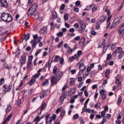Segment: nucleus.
I'll return each mask as SVG.
<instances>
[{"label":"nucleus","instance_id":"8","mask_svg":"<svg viewBox=\"0 0 124 124\" xmlns=\"http://www.w3.org/2000/svg\"><path fill=\"white\" fill-rule=\"evenodd\" d=\"M79 72H78V74L79 75H81V74H82V73H83V72H84V71H85V70H86V66H85V65H84L83 63H81L79 65Z\"/></svg>","mask_w":124,"mask_h":124},{"label":"nucleus","instance_id":"11","mask_svg":"<svg viewBox=\"0 0 124 124\" xmlns=\"http://www.w3.org/2000/svg\"><path fill=\"white\" fill-rule=\"evenodd\" d=\"M117 31H118V34H119L120 37H123V36L124 35V29L119 27Z\"/></svg>","mask_w":124,"mask_h":124},{"label":"nucleus","instance_id":"4","mask_svg":"<svg viewBox=\"0 0 124 124\" xmlns=\"http://www.w3.org/2000/svg\"><path fill=\"white\" fill-rule=\"evenodd\" d=\"M2 90L4 93H9L12 90V85H9L7 86V85L4 84L3 86Z\"/></svg>","mask_w":124,"mask_h":124},{"label":"nucleus","instance_id":"9","mask_svg":"<svg viewBox=\"0 0 124 124\" xmlns=\"http://www.w3.org/2000/svg\"><path fill=\"white\" fill-rule=\"evenodd\" d=\"M86 29V24L82 23L79 27L78 31L79 33H83Z\"/></svg>","mask_w":124,"mask_h":124},{"label":"nucleus","instance_id":"12","mask_svg":"<svg viewBox=\"0 0 124 124\" xmlns=\"http://www.w3.org/2000/svg\"><path fill=\"white\" fill-rule=\"evenodd\" d=\"M106 19H107V17L105 16H103L98 19V21L99 22L100 24H102Z\"/></svg>","mask_w":124,"mask_h":124},{"label":"nucleus","instance_id":"2","mask_svg":"<svg viewBox=\"0 0 124 124\" xmlns=\"http://www.w3.org/2000/svg\"><path fill=\"white\" fill-rule=\"evenodd\" d=\"M53 73L59 80H61V78L63 75V73L60 71L57 66H54Z\"/></svg>","mask_w":124,"mask_h":124},{"label":"nucleus","instance_id":"25","mask_svg":"<svg viewBox=\"0 0 124 124\" xmlns=\"http://www.w3.org/2000/svg\"><path fill=\"white\" fill-rule=\"evenodd\" d=\"M47 94L46 92H43L41 93L40 94V98H43L44 97H45L46 95Z\"/></svg>","mask_w":124,"mask_h":124},{"label":"nucleus","instance_id":"62","mask_svg":"<svg viewBox=\"0 0 124 124\" xmlns=\"http://www.w3.org/2000/svg\"><path fill=\"white\" fill-rule=\"evenodd\" d=\"M91 33L92 35H96V32L94 31H92Z\"/></svg>","mask_w":124,"mask_h":124},{"label":"nucleus","instance_id":"58","mask_svg":"<svg viewBox=\"0 0 124 124\" xmlns=\"http://www.w3.org/2000/svg\"><path fill=\"white\" fill-rule=\"evenodd\" d=\"M84 94L86 97H88V96H89V93H88V91L87 90L84 91Z\"/></svg>","mask_w":124,"mask_h":124},{"label":"nucleus","instance_id":"51","mask_svg":"<svg viewBox=\"0 0 124 124\" xmlns=\"http://www.w3.org/2000/svg\"><path fill=\"white\" fill-rule=\"evenodd\" d=\"M34 19H35V20H37V19H38V18H39V14H36L34 15Z\"/></svg>","mask_w":124,"mask_h":124},{"label":"nucleus","instance_id":"32","mask_svg":"<svg viewBox=\"0 0 124 124\" xmlns=\"http://www.w3.org/2000/svg\"><path fill=\"white\" fill-rule=\"evenodd\" d=\"M50 114H48L46 117V122H47L48 121V119H49V122L51 121L52 122V117H49Z\"/></svg>","mask_w":124,"mask_h":124},{"label":"nucleus","instance_id":"22","mask_svg":"<svg viewBox=\"0 0 124 124\" xmlns=\"http://www.w3.org/2000/svg\"><path fill=\"white\" fill-rule=\"evenodd\" d=\"M34 83H35V79L32 78L30 80L28 84L30 86H32V85H33Z\"/></svg>","mask_w":124,"mask_h":124},{"label":"nucleus","instance_id":"26","mask_svg":"<svg viewBox=\"0 0 124 124\" xmlns=\"http://www.w3.org/2000/svg\"><path fill=\"white\" fill-rule=\"evenodd\" d=\"M46 85H49V81H48V79H46L45 81L43 82L42 83V85L43 87H45Z\"/></svg>","mask_w":124,"mask_h":124},{"label":"nucleus","instance_id":"3","mask_svg":"<svg viewBox=\"0 0 124 124\" xmlns=\"http://www.w3.org/2000/svg\"><path fill=\"white\" fill-rule=\"evenodd\" d=\"M122 21V16H119L117 18H116L114 20L112 23L111 24V25L110 27V29L112 30V29H113V28H115V27H117L119 24H120V22Z\"/></svg>","mask_w":124,"mask_h":124},{"label":"nucleus","instance_id":"19","mask_svg":"<svg viewBox=\"0 0 124 124\" xmlns=\"http://www.w3.org/2000/svg\"><path fill=\"white\" fill-rule=\"evenodd\" d=\"M23 37V39H26V41H28V40L31 37V34L30 33H28L27 34L24 33Z\"/></svg>","mask_w":124,"mask_h":124},{"label":"nucleus","instance_id":"37","mask_svg":"<svg viewBox=\"0 0 124 124\" xmlns=\"http://www.w3.org/2000/svg\"><path fill=\"white\" fill-rule=\"evenodd\" d=\"M57 35L59 37H62V35H63V32L60 31L57 33Z\"/></svg>","mask_w":124,"mask_h":124},{"label":"nucleus","instance_id":"7","mask_svg":"<svg viewBox=\"0 0 124 124\" xmlns=\"http://www.w3.org/2000/svg\"><path fill=\"white\" fill-rule=\"evenodd\" d=\"M0 5L1 7L7 8L8 7V3L6 0H0Z\"/></svg>","mask_w":124,"mask_h":124},{"label":"nucleus","instance_id":"63","mask_svg":"<svg viewBox=\"0 0 124 124\" xmlns=\"http://www.w3.org/2000/svg\"><path fill=\"white\" fill-rule=\"evenodd\" d=\"M64 62V60L63 59V58L60 59V64H63Z\"/></svg>","mask_w":124,"mask_h":124},{"label":"nucleus","instance_id":"64","mask_svg":"<svg viewBox=\"0 0 124 124\" xmlns=\"http://www.w3.org/2000/svg\"><path fill=\"white\" fill-rule=\"evenodd\" d=\"M69 31H70V32H74V31H75V29L74 28H71L69 30Z\"/></svg>","mask_w":124,"mask_h":124},{"label":"nucleus","instance_id":"38","mask_svg":"<svg viewBox=\"0 0 124 124\" xmlns=\"http://www.w3.org/2000/svg\"><path fill=\"white\" fill-rule=\"evenodd\" d=\"M93 7V5H90L89 6H87L86 8L85 9V10H87V11H89V10H91V8Z\"/></svg>","mask_w":124,"mask_h":124},{"label":"nucleus","instance_id":"24","mask_svg":"<svg viewBox=\"0 0 124 124\" xmlns=\"http://www.w3.org/2000/svg\"><path fill=\"white\" fill-rule=\"evenodd\" d=\"M109 74H110V70H107L105 73V76L106 78H107V79H109V77H108Z\"/></svg>","mask_w":124,"mask_h":124},{"label":"nucleus","instance_id":"28","mask_svg":"<svg viewBox=\"0 0 124 124\" xmlns=\"http://www.w3.org/2000/svg\"><path fill=\"white\" fill-rule=\"evenodd\" d=\"M33 122H36V124H38V122H40L39 116H37V117L33 120Z\"/></svg>","mask_w":124,"mask_h":124},{"label":"nucleus","instance_id":"44","mask_svg":"<svg viewBox=\"0 0 124 124\" xmlns=\"http://www.w3.org/2000/svg\"><path fill=\"white\" fill-rule=\"evenodd\" d=\"M12 117V114H10L8 117L6 118V119L7 120H8V122H9V121L10 120V119H11V118Z\"/></svg>","mask_w":124,"mask_h":124},{"label":"nucleus","instance_id":"41","mask_svg":"<svg viewBox=\"0 0 124 124\" xmlns=\"http://www.w3.org/2000/svg\"><path fill=\"white\" fill-rule=\"evenodd\" d=\"M3 65L6 69H10V67L8 66V64H7L6 63H4Z\"/></svg>","mask_w":124,"mask_h":124},{"label":"nucleus","instance_id":"52","mask_svg":"<svg viewBox=\"0 0 124 124\" xmlns=\"http://www.w3.org/2000/svg\"><path fill=\"white\" fill-rule=\"evenodd\" d=\"M79 122L81 124H85V122L84 121V119L82 117H80L79 119Z\"/></svg>","mask_w":124,"mask_h":124},{"label":"nucleus","instance_id":"35","mask_svg":"<svg viewBox=\"0 0 124 124\" xmlns=\"http://www.w3.org/2000/svg\"><path fill=\"white\" fill-rule=\"evenodd\" d=\"M115 51H116V53H118V54L122 52V47H118Z\"/></svg>","mask_w":124,"mask_h":124},{"label":"nucleus","instance_id":"45","mask_svg":"<svg viewBox=\"0 0 124 124\" xmlns=\"http://www.w3.org/2000/svg\"><path fill=\"white\" fill-rule=\"evenodd\" d=\"M32 59H33V56L32 55L29 56L28 58V62H31Z\"/></svg>","mask_w":124,"mask_h":124},{"label":"nucleus","instance_id":"47","mask_svg":"<svg viewBox=\"0 0 124 124\" xmlns=\"http://www.w3.org/2000/svg\"><path fill=\"white\" fill-rule=\"evenodd\" d=\"M80 4H81V1L80 0H78L75 2L76 6H80Z\"/></svg>","mask_w":124,"mask_h":124},{"label":"nucleus","instance_id":"27","mask_svg":"<svg viewBox=\"0 0 124 124\" xmlns=\"http://www.w3.org/2000/svg\"><path fill=\"white\" fill-rule=\"evenodd\" d=\"M122 101H123V98L122 97V96L120 95L119 96L118 99V103L117 104L118 105H120V104H121V103H122Z\"/></svg>","mask_w":124,"mask_h":124},{"label":"nucleus","instance_id":"54","mask_svg":"<svg viewBox=\"0 0 124 124\" xmlns=\"http://www.w3.org/2000/svg\"><path fill=\"white\" fill-rule=\"evenodd\" d=\"M76 92V90H75V88L72 89L70 92V93H71V94H73L74 93Z\"/></svg>","mask_w":124,"mask_h":124},{"label":"nucleus","instance_id":"59","mask_svg":"<svg viewBox=\"0 0 124 124\" xmlns=\"http://www.w3.org/2000/svg\"><path fill=\"white\" fill-rule=\"evenodd\" d=\"M105 12H107V15H110L111 12H110V10L108 9H106L105 10Z\"/></svg>","mask_w":124,"mask_h":124},{"label":"nucleus","instance_id":"39","mask_svg":"<svg viewBox=\"0 0 124 124\" xmlns=\"http://www.w3.org/2000/svg\"><path fill=\"white\" fill-rule=\"evenodd\" d=\"M89 101H90V99L88 98L85 102L84 104V106H85L84 108H86L87 105H88V103H89Z\"/></svg>","mask_w":124,"mask_h":124},{"label":"nucleus","instance_id":"34","mask_svg":"<svg viewBox=\"0 0 124 124\" xmlns=\"http://www.w3.org/2000/svg\"><path fill=\"white\" fill-rule=\"evenodd\" d=\"M105 115H106V111L104 110L101 112V116L103 117V118H106V116H105Z\"/></svg>","mask_w":124,"mask_h":124},{"label":"nucleus","instance_id":"57","mask_svg":"<svg viewBox=\"0 0 124 124\" xmlns=\"http://www.w3.org/2000/svg\"><path fill=\"white\" fill-rule=\"evenodd\" d=\"M78 57H80L81 55H82V50H78L77 52V54Z\"/></svg>","mask_w":124,"mask_h":124},{"label":"nucleus","instance_id":"6","mask_svg":"<svg viewBox=\"0 0 124 124\" xmlns=\"http://www.w3.org/2000/svg\"><path fill=\"white\" fill-rule=\"evenodd\" d=\"M59 80L60 79H58L57 77L52 76L50 78V83L52 86H55V85H56V84L59 82Z\"/></svg>","mask_w":124,"mask_h":124},{"label":"nucleus","instance_id":"43","mask_svg":"<svg viewBox=\"0 0 124 124\" xmlns=\"http://www.w3.org/2000/svg\"><path fill=\"white\" fill-rule=\"evenodd\" d=\"M33 40H34L36 41L37 40V39L38 38V35L37 34H36L35 35H33Z\"/></svg>","mask_w":124,"mask_h":124},{"label":"nucleus","instance_id":"61","mask_svg":"<svg viewBox=\"0 0 124 124\" xmlns=\"http://www.w3.org/2000/svg\"><path fill=\"white\" fill-rule=\"evenodd\" d=\"M64 8H65V5H64V4H62L60 7V9L61 10H63Z\"/></svg>","mask_w":124,"mask_h":124},{"label":"nucleus","instance_id":"60","mask_svg":"<svg viewBox=\"0 0 124 124\" xmlns=\"http://www.w3.org/2000/svg\"><path fill=\"white\" fill-rule=\"evenodd\" d=\"M74 28H75L76 29H79V24L78 23H75L74 25Z\"/></svg>","mask_w":124,"mask_h":124},{"label":"nucleus","instance_id":"1","mask_svg":"<svg viewBox=\"0 0 124 124\" xmlns=\"http://www.w3.org/2000/svg\"><path fill=\"white\" fill-rule=\"evenodd\" d=\"M0 18L5 23H10L13 20V17L11 14L7 13H2L0 15Z\"/></svg>","mask_w":124,"mask_h":124},{"label":"nucleus","instance_id":"16","mask_svg":"<svg viewBox=\"0 0 124 124\" xmlns=\"http://www.w3.org/2000/svg\"><path fill=\"white\" fill-rule=\"evenodd\" d=\"M47 31V28L45 26H43V28H41L39 30V33L40 34H43Z\"/></svg>","mask_w":124,"mask_h":124},{"label":"nucleus","instance_id":"53","mask_svg":"<svg viewBox=\"0 0 124 124\" xmlns=\"http://www.w3.org/2000/svg\"><path fill=\"white\" fill-rule=\"evenodd\" d=\"M74 57H73V56H72L69 58L68 62H72L73 61H74Z\"/></svg>","mask_w":124,"mask_h":124},{"label":"nucleus","instance_id":"50","mask_svg":"<svg viewBox=\"0 0 124 124\" xmlns=\"http://www.w3.org/2000/svg\"><path fill=\"white\" fill-rule=\"evenodd\" d=\"M96 30H99L100 29V23L98 24V23H97L95 26Z\"/></svg>","mask_w":124,"mask_h":124},{"label":"nucleus","instance_id":"23","mask_svg":"<svg viewBox=\"0 0 124 124\" xmlns=\"http://www.w3.org/2000/svg\"><path fill=\"white\" fill-rule=\"evenodd\" d=\"M10 110H11V105H10V104L7 105V108L5 109V112L6 113H8V112H9V111H10Z\"/></svg>","mask_w":124,"mask_h":124},{"label":"nucleus","instance_id":"18","mask_svg":"<svg viewBox=\"0 0 124 124\" xmlns=\"http://www.w3.org/2000/svg\"><path fill=\"white\" fill-rule=\"evenodd\" d=\"M115 79H116V81H115L116 84H118L119 86H121V83H120V80H121V77H120V76H118L116 77Z\"/></svg>","mask_w":124,"mask_h":124},{"label":"nucleus","instance_id":"31","mask_svg":"<svg viewBox=\"0 0 124 124\" xmlns=\"http://www.w3.org/2000/svg\"><path fill=\"white\" fill-rule=\"evenodd\" d=\"M27 66L28 69H31V62H28L27 63Z\"/></svg>","mask_w":124,"mask_h":124},{"label":"nucleus","instance_id":"10","mask_svg":"<svg viewBox=\"0 0 124 124\" xmlns=\"http://www.w3.org/2000/svg\"><path fill=\"white\" fill-rule=\"evenodd\" d=\"M85 42H86V37L85 36H83L80 41H79V45L81 47H85L86 46V44H85Z\"/></svg>","mask_w":124,"mask_h":124},{"label":"nucleus","instance_id":"46","mask_svg":"<svg viewBox=\"0 0 124 124\" xmlns=\"http://www.w3.org/2000/svg\"><path fill=\"white\" fill-rule=\"evenodd\" d=\"M71 79L72 80H71L70 81V86H73V85L75 84V81H74V78H71Z\"/></svg>","mask_w":124,"mask_h":124},{"label":"nucleus","instance_id":"21","mask_svg":"<svg viewBox=\"0 0 124 124\" xmlns=\"http://www.w3.org/2000/svg\"><path fill=\"white\" fill-rule=\"evenodd\" d=\"M102 104L99 102H97V103L94 106V107L95 109H99L101 107Z\"/></svg>","mask_w":124,"mask_h":124},{"label":"nucleus","instance_id":"29","mask_svg":"<svg viewBox=\"0 0 124 124\" xmlns=\"http://www.w3.org/2000/svg\"><path fill=\"white\" fill-rule=\"evenodd\" d=\"M57 12L56 11H54L52 13V18L53 19H57Z\"/></svg>","mask_w":124,"mask_h":124},{"label":"nucleus","instance_id":"14","mask_svg":"<svg viewBox=\"0 0 124 124\" xmlns=\"http://www.w3.org/2000/svg\"><path fill=\"white\" fill-rule=\"evenodd\" d=\"M30 44H31V47L33 48L36 47V45H37V43L36 42V41L35 40H32L30 42Z\"/></svg>","mask_w":124,"mask_h":124},{"label":"nucleus","instance_id":"48","mask_svg":"<svg viewBox=\"0 0 124 124\" xmlns=\"http://www.w3.org/2000/svg\"><path fill=\"white\" fill-rule=\"evenodd\" d=\"M63 44V41H62L58 45L57 48H61L62 47V46Z\"/></svg>","mask_w":124,"mask_h":124},{"label":"nucleus","instance_id":"55","mask_svg":"<svg viewBox=\"0 0 124 124\" xmlns=\"http://www.w3.org/2000/svg\"><path fill=\"white\" fill-rule=\"evenodd\" d=\"M117 46V44L116 43H113L111 45V49H115L116 48V46Z\"/></svg>","mask_w":124,"mask_h":124},{"label":"nucleus","instance_id":"40","mask_svg":"<svg viewBox=\"0 0 124 124\" xmlns=\"http://www.w3.org/2000/svg\"><path fill=\"white\" fill-rule=\"evenodd\" d=\"M124 51H122L120 55H119V57L118 59H119L120 60H121V59H122V58H123V57H124Z\"/></svg>","mask_w":124,"mask_h":124},{"label":"nucleus","instance_id":"56","mask_svg":"<svg viewBox=\"0 0 124 124\" xmlns=\"http://www.w3.org/2000/svg\"><path fill=\"white\" fill-rule=\"evenodd\" d=\"M4 83V78H2L0 79V85H2Z\"/></svg>","mask_w":124,"mask_h":124},{"label":"nucleus","instance_id":"49","mask_svg":"<svg viewBox=\"0 0 124 124\" xmlns=\"http://www.w3.org/2000/svg\"><path fill=\"white\" fill-rule=\"evenodd\" d=\"M78 118H79V114H75L73 116V119H74V120H77V119H78Z\"/></svg>","mask_w":124,"mask_h":124},{"label":"nucleus","instance_id":"17","mask_svg":"<svg viewBox=\"0 0 124 124\" xmlns=\"http://www.w3.org/2000/svg\"><path fill=\"white\" fill-rule=\"evenodd\" d=\"M40 111H43V110H45L46 108V104L45 102H42L41 106L40 107Z\"/></svg>","mask_w":124,"mask_h":124},{"label":"nucleus","instance_id":"33","mask_svg":"<svg viewBox=\"0 0 124 124\" xmlns=\"http://www.w3.org/2000/svg\"><path fill=\"white\" fill-rule=\"evenodd\" d=\"M111 58H112V55L110 53L108 54L107 56V61H110V60H111Z\"/></svg>","mask_w":124,"mask_h":124},{"label":"nucleus","instance_id":"36","mask_svg":"<svg viewBox=\"0 0 124 124\" xmlns=\"http://www.w3.org/2000/svg\"><path fill=\"white\" fill-rule=\"evenodd\" d=\"M65 114V110H62L61 113H60V117L61 118H63V116Z\"/></svg>","mask_w":124,"mask_h":124},{"label":"nucleus","instance_id":"42","mask_svg":"<svg viewBox=\"0 0 124 124\" xmlns=\"http://www.w3.org/2000/svg\"><path fill=\"white\" fill-rule=\"evenodd\" d=\"M72 52H73V49H72L70 47H69V49L68 50L69 55H71V54H72Z\"/></svg>","mask_w":124,"mask_h":124},{"label":"nucleus","instance_id":"20","mask_svg":"<svg viewBox=\"0 0 124 124\" xmlns=\"http://www.w3.org/2000/svg\"><path fill=\"white\" fill-rule=\"evenodd\" d=\"M30 8L36 11V9H37V3L32 4V5L31 6Z\"/></svg>","mask_w":124,"mask_h":124},{"label":"nucleus","instance_id":"30","mask_svg":"<svg viewBox=\"0 0 124 124\" xmlns=\"http://www.w3.org/2000/svg\"><path fill=\"white\" fill-rule=\"evenodd\" d=\"M60 59H61V57L59 55H57L55 57L54 62H58L60 61Z\"/></svg>","mask_w":124,"mask_h":124},{"label":"nucleus","instance_id":"13","mask_svg":"<svg viewBox=\"0 0 124 124\" xmlns=\"http://www.w3.org/2000/svg\"><path fill=\"white\" fill-rule=\"evenodd\" d=\"M34 13H35V11L30 8L28 11V16H32Z\"/></svg>","mask_w":124,"mask_h":124},{"label":"nucleus","instance_id":"5","mask_svg":"<svg viewBox=\"0 0 124 124\" xmlns=\"http://www.w3.org/2000/svg\"><path fill=\"white\" fill-rule=\"evenodd\" d=\"M26 61H27V55H26V54L24 53L22 55H21V58L19 60V62L21 65H24V64L26 63Z\"/></svg>","mask_w":124,"mask_h":124},{"label":"nucleus","instance_id":"15","mask_svg":"<svg viewBox=\"0 0 124 124\" xmlns=\"http://www.w3.org/2000/svg\"><path fill=\"white\" fill-rule=\"evenodd\" d=\"M53 62V58H50L48 62V63H46V66L48 67V69H50L51 68V63Z\"/></svg>","mask_w":124,"mask_h":124}]
</instances>
